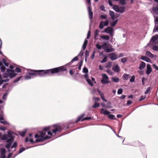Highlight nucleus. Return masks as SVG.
I'll use <instances>...</instances> for the list:
<instances>
[{
  "label": "nucleus",
  "instance_id": "obj_19",
  "mask_svg": "<svg viewBox=\"0 0 158 158\" xmlns=\"http://www.w3.org/2000/svg\"><path fill=\"white\" fill-rule=\"evenodd\" d=\"M99 31L98 29H96L94 32V37L95 40H97V36L98 35Z\"/></svg>",
  "mask_w": 158,
  "mask_h": 158
},
{
  "label": "nucleus",
  "instance_id": "obj_46",
  "mask_svg": "<svg viewBox=\"0 0 158 158\" xmlns=\"http://www.w3.org/2000/svg\"><path fill=\"white\" fill-rule=\"evenodd\" d=\"M14 70L15 71V73L16 72L17 73H19L21 72V69L20 68L18 67L16 68L15 69H14Z\"/></svg>",
  "mask_w": 158,
  "mask_h": 158
},
{
  "label": "nucleus",
  "instance_id": "obj_41",
  "mask_svg": "<svg viewBox=\"0 0 158 158\" xmlns=\"http://www.w3.org/2000/svg\"><path fill=\"white\" fill-rule=\"evenodd\" d=\"M127 60V57H123L121 60V62L123 63H125Z\"/></svg>",
  "mask_w": 158,
  "mask_h": 158
},
{
  "label": "nucleus",
  "instance_id": "obj_64",
  "mask_svg": "<svg viewBox=\"0 0 158 158\" xmlns=\"http://www.w3.org/2000/svg\"><path fill=\"white\" fill-rule=\"evenodd\" d=\"M106 72L110 75H112L113 74V72L110 69H108Z\"/></svg>",
  "mask_w": 158,
  "mask_h": 158
},
{
  "label": "nucleus",
  "instance_id": "obj_60",
  "mask_svg": "<svg viewBox=\"0 0 158 158\" xmlns=\"http://www.w3.org/2000/svg\"><path fill=\"white\" fill-rule=\"evenodd\" d=\"M109 24V21L107 20L106 21L104 22V25L105 26H107Z\"/></svg>",
  "mask_w": 158,
  "mask_h": 158
},
{
  "label": "nucleus",
  "instance_id": "obj_13",
  "mask_svg": "<svg viewBox=\"0 0 158 158\" xmlns=\"http://www.w3.org/2000/svg\"><path fill=\"white\" fill-rule=\"evenodd\" d=\"M112 69L115 73H118L120 71V68L117 64L113 66L112 68Z\"/></svg>",
  "mask_w": 158,
  "mask_h": 158
},
{
  "label": "nucleus",
  "instance_id": "obj_55",
  "mask_svg": "<svg viewBox=\"0 0 158 158\" xmlns=\"http://www.w3.org/2000/svg\"><path fill=\"white\" fill-rule=\"evenodd\" d=\"M91 119V118L90 117H86L85 118L81 119V121H82L84 120H88L90 119Z\"/></svg>",
  "mask_w": 158,
  "mask_h": 158
},
{
  "label": "nucleus",
  "instance_id": "obj_58",
  "mask_svg": "<svg viewBox=\"0 0 158 158\" xmlns=\"http://www.w3.org/2000/svg\"><path fill=\"white\" fill-rule=\"evenodd\" d=\"M82 60H81V61L79 63L78 68L79 70L81 69V67L82 64Z\"/></svg>",
  "mask_w": 158,
  "mask_h": 158
},
{
  "label": "nucleus",
  "instance_id": "obj_36",
  "mask_svg": "<svg viewBox=\"0 0 158 158\" xmlns=\"http://www.w3.org/2000/svg\"><path fill=\"white\" fill-rule=\"evenodd\" d=\"M100 106V104L97 102H95L94 105L92 106V107L94 108L98 107Z\"/></svg>",
  "mask_w": 158,
  "mask_h": 158
},
{
  "label": "nucleus",
  "instance_id": "obj_26",
  "mask_svg": "<svg viewBox=\"0 0 158 158\" xmlns=\"http://www.w3.org/2000/svg\"><path fill=\"white\" fill-rule=\"evenodd\" d=\"M118 20V19H117L115 20L114 21H113V22H110V25L112 27H114L116 24Z\"/></svg>",
  "mask_w": 158,
  "mask_h": 158
},
{
  "label": "nucleus",
  "instance_id": "obj_54",
  "mask_svg": "<svg viewBox=\"0 0 158 158\" xmlns=\"http://www.w3.org/2000/svg\"><path fill=\"white\" fill-rule=\"evenodd\" d=\"M123 93V89L121 88H120L118 89L117 92L118 94H120Z\"/></svg>",
  "mask_w": 158,
  "mask_h": 158
},
{
  "label": "nucleus",
  "instance_id": "obj_8",
  "mask_svg": "<svg viewBox=\"0 0 158 158\" xmlns=\"http://www.w3.org/2000/svg\"><path fill=\"white\" fill-rule=\"evenodd\" d=\"M8 135H10V136L9 137V138L7 139L6 142L7 143L11 144L14 139V137L11 135L12 133L10 131H9L8 132Z\"/></svg>",
  "mask_w": 158,
  "mask_h": 158
},
{
  "label": "nucleus",
  "instance_id": "obj_6",
  "mask_svg": "<svg viewBox=\"0 0 158 158\" xmlns=\"http://www.w3.org/2000/svg\"><path fill=\"white\" fill-rule=\"evenodd\" d=\"M102 78L101 80V82L102 84L105 85L109 83V82L108 81L109 77L106 74H102Z\"/></svg>",
  "mask_w": 158,
  "mask_h": 158
},
{
  "label": "nucleus",
  "instance_id": "obj_57",
  "mask_svg": "<svg viewBox=\"0 0 158 158\" xmlns=\"http://www.w3.org/2000/svg\"><path fill=\"white\" fill-rule=\"evenodd\" d=\"M90 35H91V31H90L89 30L88 32L87 37H86V39H89V38L90 36Z\"/></svg>",
  "mask_w": 158,
  "mask_h": 158
},
{
  "label": "nucleus",
  "instance_id": "obj_1",
  "mask_svg": "<svg viewBox=\"0 0 158 158\" xmlns=\"http://www.w3.org/2000/svg\"><path fill=\"white\" fill-rule=\"evenodd\" d=\"M66 68L64 66L60 67L46 70H33L29 69L27 70L24 78L28 80L38 76L40 77L50 76L51 74L65 71Z\"/></svg>",
  "mask_w": 158,
  "mask_h": 158
},
{
  "label": "nucleus",
  "instance_id": "obj_35",
  "mask_svg": "<svg viewBox=\"0 0 158 158\" xmlns=\"http://www.w3.org/2000/svg\"><path fill=\"white\" fill-rule=\"evenodd\" d=\"M86 81L91 86H92L93 85V82H92L91 80L89 79H86Z\"/></svg>",
  "mask_w": 158,
  "mask_h": 158
},
{
  "label": "nucleus",
  "instance_id": "obj_10",
  "mask_svg": "<svg viewBox=\"0 0 158 158\" xmlns=\"http://www.w3.org/2000/svg\"><path fill=\"white\" fill-rule=\"evenodd\" d=\"M109 57L112 60H114L117 59V55L114 53H111L109 54Z\"/></svg>",
  "mask_w": 158,
  "mask_h": 158
},
{
  "label": "nucleus",
  "instance_id": "obj_56",
  "mask_svg": "<svg viewBox=\"0 0 158 158\" xmlns=\"http://www.w3.org/2000/svg\"><path fill=\"white\" fill-rule=\"evenodd\" d=\"M0 68H1V71L2 72H4L6 69V68H5V67L3 65Z\"/></svg>",
  "mask_w": 158,
  "mask_h": 158
},
{
  "label": "nucleus",
  "instance_id": "obj_33",
  "mask_svg": "<svg viewBox=\"0 0 158 158\" xmlns=\"http://www.w3.org/2000/svg\"><path fill=\"white\" fill-rule=\"evenodd\" d=\"M152 10L155 13L158 14V7H153Z\"/></svg>",
  "mask_w": 158,
  "mask_h": 158
},
{
  "label": "nucleus",
  "instance_id": "obj_27",
  "mask_svg": "<svg viewBox=\"0 0 158 158\" xmlns=\"http://www.w3.org/2000/svg\"><path fill=\"white\" fill-rule=\"evenodd\" d=\"M129 75L128 74H123V78L124 80H127L128 78L130 77Z\"/></svg>",
  "mask_w": 158,
  "mask_h": 158
},
{
  "label": "nucleus",
  "instance_id": "obj_44",
  "mask_svg": "<svg viewBox=\"0 0 158 158\" xmlns=\"http://www.w3.org/2000/svg\"><path fill=\"white\" fill-rule=\"evenodd\" d=\"M2 61L3 63L6 66L8 67L9 66V64L8 63L6 62V60L5 59H3Z\"/></svg>",
  "mask_w": 158,
  "mask_h": 158
},
{
  "label": "nucleus",
  "instance_id": "obj_9",
  "mask_svg": "<svg viewBox=\"0 0 158 158\" xmlns=\"http://www.w3.org/2000/svg\"><path fill=\"white\" fill-rule=\"evenodd\" d=\"M88 10L89 14V19H90V27H91V25L92 22L91 19L93 18V12L92 11L90 7L89 6H88Z\"/></svg>",
  "mask_w": 158,
  "mask_h": 158
},
{
  "label": "nucleus",
  "instance_id": "obj_15",
  "mask_svg": "<svg viewBox=\"0 0 158 158\" xmlns=\"http://www.w3.org/2000/svg\"><path fill=\"white\" fill-rule=\"evenodd\" d=\"M140 64H139V69L140 70H142L145 67L146 64L144 62L141 61Z\"/></svg>",
  "mask_w": 158,
  "mask_h": 158
},
{
  "label": "nucleus",
  "instance_id": "obj_29",
  "mask_svg": "<svg viewBox=\"0 0 158 158\" xmlns=\"http://www.w3.org/2000/svg\"><path fill=\"white\" fill-rule=\"evenodd\" d=\"M78 60V58L77 56H76L73 58L69 63L67 64V65L70 64H72L74 61H77Z\"/></svg>",
  "mask_w": 158,
  "mask_h": 158
},
{
  "label": "nucleus",
  "instance_id": "obj_24",
  "mask_svg": "<svg viewBox=\"0 0 158 158\" xmlns=\"http://www.w3.org/2000/svg\"><path fill=\"white\" fill-rule=\"evenodd\" d=\"M10 136V135H3L1 139L2 140H6V139L9 138V137Z\"/></svg>",
  "mask_w": 158,
  "mask_h": 158
},
{
  "label": "nucleus",
  "instance_id": "obj_50",
  "mask_svg": "<svg viewBox=\"0 0 158 158\" xmlns=\"http://www.w3.org/2000/svg\"><path fill=\"white\" fill-rule=\"evenodd\" d=\"M0 123H2L4 125H5V124H6L8 125H10V123H8V122L6 121H0Z\"/></svg>",
  "mask_w": 158,
  "mask_h": 158
},
{
  "label": "nucleus",
  "instance_id": "obj_25",
  "mask_svg": "<svg viewBox=\"0 0 158 158\" xmlns=\"http://www.w3.org/2000/svg\"><path fill=\"white\" fill-rule=\"evenodd\" d=\"M108 117L111 119L112 120H116V118L115 117V116L114 115L111 114H110L109 115H108Z\"/></svg>",
  "mask_w": 158,
  "mask_h": 158
},
{
  "label": "nucleus",
  "instance_id": "obj_20",
  "mask_svg": "<svg viewBox=\"0 0 158 158\" xmlns=\"http://www.w3.org/2000/svg\"><path fill=\"white\" fill-rule=\"evenodd\" d=\"M113 9L116 12H122V11H119V6L117 5H114L113 6Z\"/></svg>",
  "mask_w": 158,
  "mask_h": 158
},
{
  "label": "nucleus",
  "instance_id": "obj_21",
  "mask_svg": "<svg viewBox=\"0 0 158 158\" xmlns=\"http://www.w3.org/2000/svg\"><path fill=\"white\" fill-rule=\"evenodd\" d=\"M115 1H119V4L122 5H124L126 4V0H114Z\"/></svg>",
  "mask_w": 158,
  "mask_h": 158
},
{
  "label": "nucleus",
  "instance_id": "obj_4",
  "mask_svg": "<svg viewBox=\"0 0 158 158\" xmlns=\"http://www.w3.org/2000/svg\"><path fill=\"white\" fill-rule=\"evenodd\" d=\"M10 69H6V72L9 75V77L10 78H12L15 76L17 74L15 73V71L13 69L14 68V67L12 65L10 66Z\"/></svg>",
  "mask_w": 158,
  "mask_h": 158
},
{
  "label": "nucleus",
  "instance_id": "obj_18",
  "mask_svg": "<svg viewBox=\"0 0 158 158\" xmlns=\"http://www.w3.org/2000/svg\"><path fill=\"white\" fill-rule=\"evenodd\" d=\"M109 14L112 20H114L115 19V15L114 12L112 11H109Z\"/></svg>",
  "mask_w": 158,
  "mask_h": 158
},
{
  "label": "nucleus",
  "instance_id": "obj_12",
  "mask_svg": "<svg viewBox=\"0 0 158 158\" xmlns=\"http://www.w3.org/2000/svg\"><path fill=\"white\" fill-rule=\"evenodd\" d=\"M112 31H114L113 29L110 27H108L104 29V32L107 33H110Z\"/></svg>",
  "mask_w": 158,
  "mask_h": 158
},
{
  "label": "nucleus",
  "instance_id": "obj_51",
  "mask_svg": "<svg viewBox=\"0 0 158 158\" xmlns=\"http://www.w3.org/2000/svg\"><path fill=\"white\" fill-rule=\"evenodd\" d=\"M151 87H148L147 88V89L146 91L144 92L145 94H148L150 90Z\"/></svg>",
  "mask_w": 158,
  "mask_h": 158
},
{
  "label": "nucleus",
  "instance_id": "obj_43",
  "mask_svg": "<svg viewBox=\"0 0 158 158\" xmlns=\"http://www.w3.org/2000/svg\"><path fill=\"white\" fill-rule=\"evenodd\" d=\"M100 96H101V98H102V99L105 102H107V100L105 98H104V94H100Z\"/></svg>",
  "mask_w": 158,
  "mask_h": 158
},
{
  "label": "nucleus",
  "instance_id": "obj_49",
  "mask_svg": "<svg viewBox=\"0 0 158 158\" xmlns=\"http://www.w3.org/2000/svg\"><path fill=\"white\" fill-rule=\"evenodd\" d=\"M96 46L97 48L98 49H101L102 48V45L101 46L99 44H97L96 45Z\"/></svg>",
  "mask_w": 158,
  "mask_h": 158
},
{
  "label": "nucleus",
  "instance_id": "obj_31",
  "mask_svg": "<svg viewBox=\"0 0 158 158\" xmlns=\"http://www.w3.org/2000/svg\"><path fill=\"white\" fill-rule=\"evenodd\" d=\"M31 148V147H29L28 148H26V149H27L28 148ZM25 149H26V148H24V147L21 148H20V149L19 150V153L18 154H20V153H21L23 151H25Z\"/></svg>",
  "mask_w": 158,
  "mask_h": 158
},
{
  "label": "nucleus",
  "instance_id": "obj_47",
  "mask_svg": "<svg viewBox=\"0 0 158 158\" xmlns=\"http://www.w3.org/2000/svg\"><path fill=\"white\" fill-rule=\"evenodd\" d=\"M100 9L102 11H103L104 12H106V10H105V7L103 5H101L100 6Z\"/></svg>",
  "mask_w": 158,
  "mask_h": 158
},
{
  "label": "nucleus",
  "instance_id": "obj_30",
  "mask_svg": "<svg viewBox=\"0 0 158 158\" xmlns=\"http://www.w3.org/2000/svg\"><path fill=\"white\" fill-rule=\"evenodd\" d=\"M8 93L7 92H6L4 94L2 97V99L3 100H6L7 98V97L8 95Z\"/></svg>",
  "mask_w": 158,
  "mask_h": 158
},
{
  "label": "nucleus",
  "instance_id": "obj_63",
  "mask_svg": "<svg viewBox=\"0 0 158 158\" xmlns=\"http://www.w3.org/2000/svg\"><path fill=\"white\" fill-rule=\"evenodd\" d=\"M112 65V62H109L106 65L107 67L110 68Z\"/></svg>",
  "mask_w": 158,
  "mask_h": 158
},
{
  "label": "nucleus",
  "instance_id": "obj_22",
  "mask_svg": "<svg viewBox=\"0 0 158 158\" xmlns=\"http://www.w3.org/2000/svg\"><path fill=\"white\" fill-rule=\"evenodd\" d=\"M100 37L102 39L106 40H108L110 39V37L108 35H101Z\"/></svg>",
  "mask_w": 158,
  "mask_h": 158
},
{
  "label": "nucleus",
  "instance_id": "obj_52",
  "mask_svg": "<svg viewBox=\"0 0 158 158\" xmlns=\"http://www.w3.org/2000/svg\"><path fill=\"white\" fill-rule=\"evenodd\" d=\"M158 31V25L156 26H155L153 30V32L154 33Z\"/></svg>",
  "mask_w": 158,
  "mask_h": 158
},
{
  "label": "nucleus",
  "instance_id": "obj_61",
  "mask_svg": "<svg viewBox=\"0 0 158 158\" xmlns=\"http://www.w3.org/2000/svg\"><path fill=\"white\" fill-rule=\"evenodd\" d=\"M17 143L16 142H15L13 145L11 146V148L12 149L13 148H15L17 146Z\"/></svg>",
  "mask_w": 158,
  "mask_h": 158
},
{
  "label": "nucleus",
  "instance_id": "obj_17",
  "mask_svg": "<svg viewBox=\"0 0 158 158\" xmlns=\"http://www.w3.org/2000/svg\"><path fill=\"white\" fill-rule=\"evenodd\" d=\"M140 59L141 60L145 61L147 62H150V59L146 56H141L140 57Z\"/></svg>",
  "mask_w": 158,
  "mask_h": 158
},
{
  "label": "nucleus",
  "instance_id": "obj_23",
  "mask_svg": "<svg viewBox=\"0 0 158 158\" xmlns=\"http://www.w3.org/2000/svg\"><path fill=\"white\" fill-rule=\"evenodd\" d=\"M125 8L124 6H120V7H119V11H122V12H118L121 13H123L125 12Z\"/></svg>",
  "mask_w": 158,
  "mask_h": 158
},
{
  "label": "nucleus",
  "instance_id": "obj_28",
  "mask_svg": "<svg viewBox=\"0 0 158 158\" xmlns=\"http://www.w3.org/2000/svg\"><path fill=\"white\" fill-rule=\"evenodd\" d=\"M112 80L115 82H118L119 81V78L116 77H113L112 78Z\"/></svg>",
  "mask_w": 158,
  "mask_h": 158
},
{
  "label": "nucleus",
  "instance_id": "obj_34",
  "mask_svg": "<svg viewBox=\"0 0 158 158\" xmlns=\"http://www.w3.org/2000/svg\"><path fill=\"white\" fill-rule=\"evenodd\" d=\"M6 152V150L5 148H2L1 151V154L2 156L5 155V154Z\"/></svg>",
  "mask_w": 158,
  "mask_h": 158
},
{
  "label": "nucleus",
  "instance_id": "obj_53",
  "mask_svg": "<svg viewBox=\"0 0 158 158\" xmlns=\"http://www.w3.org/2000/svg\"><path fill=\"white\" fill-rule=\"evenodd\" d=\"M152 49L155 51H158V46H154L152 48Z\"/></svg>",
  "mask_w": 158,
  "mask_h": 158
},
{
  "label": "nucleus",
  "instance_id": "obj_45",
  "mask_svg": "<svg viewBox=\"0 0 158 158\" xmlns=\"http://www.w3.org/2000/svg\"><path fill=\"white\" fill-rule=\"evenodd\" d=\"M135 77L134 75L132 76L130 79V81L131 82H133L134 81L135 79Z\"/></svg>",
  "mask_w": 158,
  "mask_h": 158
},
{
  "label": "nucleus",
  "instance_id": "obj_59",
  "mask_svg": "<svg viewBox=\"0 0 158 158\" xmlns=\"http://www.w3.org/2000/svg\"><path fill=\"white\" fill-rule=\"evenodd\" d=\"M95 50H94L93 51V52L92 53V56L91 57V59H94V57L95 56Z\"/></svg>",
  "mask_w": 158,
  "mask_h": 158
},
{
  "label": "nucleus",
  "instance_id": "obj_62",
  "mask_svg": "<svg viewBox=\"0 0 158 158\" xmlns=\"http://www.w3.org/2000/svg\"><path fill=\"white\" fill-rule=\"evenodd\" d=\"M89 52L87 50H86L85 52V57H87L89 56Z\"/></svg>",
  "mask_w": 158,
  "mask_h": 158
},
{
  "label": "nucleus",
  "instance_id": "obj_40",
  "mask_svg": "<svg viewBox=\"0 0 158 158\" xmlns=\"http://www.w3.org/2000/svg\"><path fill=\"white\" fill-rule=\"evenodd\" d=\"M26 131H25L22 132H19V135L22 137H24Z\"/></svg>",
  "mask_w": 158,
  "mask_h": 158
},
{
  "label": "nucleus",
  "instance_id": "obj_11",
  "mask_svg": "<svg viewBox=\"0 0 158 158\" xmlns=\"http://www.w3.org/2000/svg\"><path fill=\"white\" fill-rule=\"evenodd\" d=\"M100 113L105 115H108L110 113L109 111L102 108L101 109Z\"/></svg>",
  "mask_w": 158,
  "mask_h": 158
},
{
  "label": "nucleus",
  "instance_id": "obj_32",
  "mask_svg": "<svg viewBox=\"0 0 158 158\" xmlns=\"http://www.w3.org/2000/svg\"><path fill=\"white\" fill-rule=\"evenodd\" d=\"M104 22L102 21L100 22L99 25V28L100 29H102L104 27Z\"/></svg>",
  "mask_w": 158,
  "mask_h": 158
},
{
  "label": "nucleus",
  "instance_id": "obj_16",
  "mask_svg": "<svg viewBox=\"0 0 158 158\" xmlns=\"http://www.w3.org/2000/svg\"><path fill=\"white\" fill-rule=\"evenodd\" d=\"M147 69L146 72V73L147 75H149L152 71V68L149 64H148L147 65Z\"/></svg>",
  "mask_w": 158,
  "mask_h": 158
},
{
  "label": "nucleus",
  "instance_id": "obj_48",
  "mask_svg": "<svg viewBox=\"0 0 158 158\" xmlns=\"http://www.w3.org/2000/svg\"><path fill=\"white\" fill-rule=\"evenodd\" d=\"M111 103L110 102H109L107 104V106L106 107L107 109H109L111 108L112 107L111 106Z\"/></svg>",
  "mask_w": 158,
  "mask_h": 158
},
{
  "label": "nucleus",
  "instance_id": "obj_42",
  "mask_svg": "<svg viewBox=\"0 0 158 158\" xmlns=\"http://www.w3.org/2000/svg\"><path fill=\"white\" fill-rule=\"evenodd\" d=\"M21 78V76L18 77L16 79H15L14 80L13 82L14 83H16L18 82V81H19L20 80Z\"/></svg>",
  "mask_w": 158,
  "mask_h": 158
},
{
  "label": "nucleus",
  "instance_id": "obj_37",
  "mask_svg": "<svg viewBox=\"0 0 158 158\" xmlns=\"http://www.w3.org/2000/svg\"><path fill=\"white\" fill-rule=\"evenodd\" d=\"M45 135L46 133L43 131L41 132L40 133V135L42 138H45L46 137V136H45Z\"/></svg>",
  "mask_w": 158,
  "mask_h": 158
},
{
  "label": "nucleus",
  "instance_id": "obj_7",
  "mask_svg": "<svg viewBox=\"0 0 158 158\" xmlns=\"http://www.w3.org/2000/svg\"><path fill=\"white\" fill-rule=\"evenodd\" d=\"M158 40V35H156L152 36L150 40V43L147 45V46L150 47L151 43L152 42L153 44H155L156 43V40Z\"/></svg>",
  "mask_w": 158,
  "mask_h": 158
},
{
  "label": "nucleus",
  "instance_id": "obj_5",
  "mask_svg": "<svg viewBox=\"0 0 158 158\" xmlns=\"http://www.w3.org/2000/svg\"><path fill=\"white\" fill-rule=\"evenodd\" d=\"M35 137L36 139L35 142H39L43 141L46 139H49L51 138V137L46 135L45 138H42V136H41L40 135L36 134L35 135Z\"/></svg>",
  "mask_w": 158,
  "mask_h": 158
},
{
  "label": "nucleus",
  "instance_id": "obj_39",
  "mask_svg": "<svg viewBox=\"0 0 158 158\" xmlns=\"http://www.w3.org/2000/svg\"><path fill=\"white\" fill-rule=\"evenodd\" d=\"M82 72L85 73H87L88 72V70L87 68L84 67L82 69Z\"/></svg>",
  "mask_w": 158,
  "mask_h": 158
},
{
  "label": "nucleus",
  "instance_id": "obj_3",
  "mask_svg": "<svg viewBox=\"0 0 158 158\" xmlns=\"http://www.w3.org/2000/svg\"><path fill=\"white\" fill-rule=\"evenodd\" d=\"M102 48L107 53H110L114 51V49L112 48V45H110L109 46L106 43L103 44Z\"/></svg>",
  "mask_w": 158,
  "mask_h": 158
},
{
  "label": "nucleus",
  "instance_id": "obj_38",
  "mask_svg": "<svg viewBox=\"0 0 158 158\" xmlns=\"http://www.w3.org/2000/svg\"><path fill=\"white\" fill-rule=\"evenodd\" d=\"M107 56H105L102 60L101 61V63H104L107 61Z\"/></svg>",
  "mask_w": 158,
  "mask_h": 158
},
{
  "label": "nucleus",
  "instance_id": "obj_2",
  "mask_svg": "<svg viewBox=\"0 0 158 158\" xmlns=\"http://www.w3.org/2000/svg\"><path fill=\"white\" fill-rule=\"evenodd\" d=\"M51 131L54 135L60 133L62 131V129H64L60 125L57 124L53 125Z\"/></svg>",
  "mask_w": 158,
  "mask_h": 158
},
{
  "label": "nucleus",
  "instance_id": "obj_14",
  "mask_svg": "<svg viewBox=\"0 0 158 158\" xmlns=\"http://www.w3.org/2000/svg\"><path fill=\"white\" fill-rule=\"evenodd\" d=\"M145 54L147 56L151 58H153L156 57V55L152 54L149 51H147L146 52Z\"/></svg>",
  "mask_w": 158,
  "mask_h": 158
}]
</instances>
